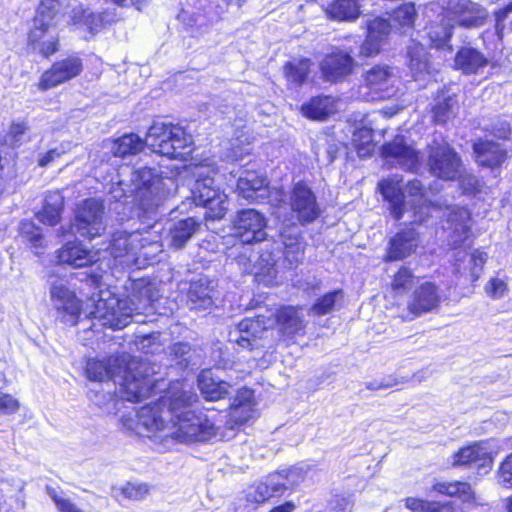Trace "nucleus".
Returning a JSON list of instances; mask_svg holds the SVG:
<instances>
[{"label": "nucleus", "instance_id": "nucleus-1", "mask_svg": "<svg viewBox=\"0 0 512 512\" xmlns=\"http://www.w3.org/2000/svg\"><path fill=\"white\" fill-rule=\"evenodd\" d=\"M145 145L160 155L184 160L191 153L192 137L178 125L154 122L145 140L134 133L125 134L110 142V151L116 157H125L139 153Z\"/></svg>", "mask_w": 512, "mask_h": 512}, {"label": "nucleus", "instance_id": "nucleus-2", "mask_svg": "<svg viewBox=\"0 0 512 512\" xmlns=\"http://www.w3.org/2000/svg\"><path fill=\"white\" fill-rule=\"evenodd\" d=\"M197 400V394L185 389L181 382L173 386L166 414L170 415L167 438L181 443L203 442L218 436L219 427L206 414L197 413L189 406ZM220 438L224 435L219 434Z\"/></svg>", "mask_w": 512, "mask_h": 512}, {"label": "nucleus", "instance_id": "nucleus-3", "mask_svg": "<svg viewBox=\"0 0 512 512\" xmlns=\"http://www.w3.org/2000/svg\"><path fill=\"white\" fill-rule=\"evenodd\" d=\"M129 179L112 183L109 194L115 200L133 196L139 208L145 213L154 212L176 191L172 178L161 177L155 169L139 167L129 171Z\"/></svg>", "mask_w": 512, "mask_h": 512}, {"label": "nucleus", "instance_id": "nucleus-4", "mask_svg": "<svg viewBox=\"0 0 512 512\" xmlns=\"http://www.w3.org/2000/svg\"><path fill=\"white\" fill-rule=\"evenodd\" d=\"M97 299L93 298L94 309L91 318L98 320L103 326L112 329H123L131 321L150 308L153 301L151 288L145 287L140 296L132 295L123 299L117 298L108 291H100Z\"/></svg>", "mask_w": 512, "mask_h": 512}, {"label": "nucleus", "instance_id": "nucleus-5", "mask_svg": "<svg viewBox=\"0 0 512 512\" xmlns=\"http://www.w3.org/2000/svg\"><path fill=\"white\" fill-rule=\"evenodd\" d=\"M471 217L466 208H453L447 214L448 244L455 251L453 258L455 260L454 266L457 273L466 271V266L463 265L468 260L469 270L472 281H476L482 268L487 260V254L480 250H475L468 254L466 248H469L471 240Z\"/></svg>", "mask_w": 512, "mask_h": 512}, {"label": "nucleus", "instance_id": "nucleus-6", "mask_svg": "<svg viewBox=\"0 0 512 512\" xmlns=\"http://www.w3.org/2000/svg\"><path fill=\"white\" fill-rule=\"evenodd\" d=\"M72 7L71 0H42L28 35V46L43 57L59 49L57 26Z\"/></svg>", "mask_w": 512, "mask_h": 512}, {"label": "nucleus", "instance_id": "nucleus-7", "mask_svg": "<svg viewBox=\"0 0 512 512\" xmlns=\"http://www.w3.org/2000/svg\"><path fill=\"white\" fill-rule=\"evenodd\" d=\"M217 169L213 162L195 165L193 175L196 178L191 189L192 197L196 205L206 208V218L222 219L228 211V197L219 186L215 184L214 174Z\"/></svg>", "mask_w": 512, "mask_h": 512}, {"label": "nucleus", "instance_id": "nucleus-8", "mask_svg": "<svg viewBox=\"0 0 512 512\" xmlns=\"http://www.w3.org/2000/svg\"><path fill=\"white\" fill-rule=\"evenodd\" d=\"M158 252H161V244L140 232L118 231L113 235L110 245L111 255L125 267H140L141 257L144 260H152Z\"/></svg>", "mask_w": 512, "mask_h": 512}, {"label": "nucleus", "instance_id": "nucleus-9", "mask_svg": "<svg viewBox=\"0 0 512 512\" xmlns=\"http://www.w3.org/2000/svg\"><path fill=\"white\" fill-rule=\"evenodd\" d=\"M429 172L442 180L460 178L462 162L457 152L441 136L434 137L426 147Z\"/></svg>", "mask_w": 512, "mask_h": 512}, {"label": "nucleus", "instance_id": "nucleus-10", "mask_svg": "<svg viewBox=\"0 0 512 512\" xmlns=\"http://www.w3.org/2000/svg\"><path fill=\"white\" fill-rule=\"evenodd\" d=\"M359 87V95L366 101L384 100L398 94L399 77L388 65H375L367 70Z\"/></svg>", "mask_w": 512, "mask_h": 512}, {"label": "nucleus", "instance_id": "nucleus-11", "mask_svg": "<svg viewBox=\"0 0 512 512\" xmlns=\"http://www.w3.org/2000/svg\"><path fill=\"white\" fill-rule=\"evenodd\" d=\"M171 392H173V387L165 396L160 398L159 402L141 407L136 413L135 426L129 425V428L135 430L138 434L167 439L165 434L168 433L169 423H166V420H170V415L166 414L167 409L165 407L169 408Z\"/></svg>", "mask_w": 512, "mask_h": 512}, {"label": "nucleus", "instance_id": "nucleus-12", "mask_svg": "<svg viewBox=\"0 0 512 512\" xmlns=\"http://www.w3.org/2000/svg\"><path fill=\"white\" fill-rule=\"evenodd\" d=\"M104 205L101 200L90 198L80 203L75 212L76 232L85 238L94 239L106 230Z\"/></svg>", "mask_w": 512, "mask_h": 512}, {"label": "nucleus", "instance_id": "nucleus-13", "mask_svg": "<svg viewBox=\"0 0 512 512\" xmlns=\"http://www.w3.org/2000/svg\"><path fill=\"white\" fill-rule=\"evenodd\" d=\"M443 12L454 26L467 29L483 26L489 15L486 8L471 0H447Z\"/></svg>", "mask_w": 512, "mask_h": 512}, {"label": "nucleus", "instance_id": "nucleus-14", "mask_svg": "<svg viewBox=\"0 0 512 512\" xmlns=\"http://www.w3.org/2000/svg\"><path fill=\"white\" fill-rule=\"evenodd\" d=\"M288 205L301 225L314 222L321 214L315 193L303 182L292 186L288 194Z\"/></svg>", "mask_w": 512, "mask_h": 512}, {"label": "nucleus", "instance_id": "nucleus-15", "mask_svg": "<svg viewBox=\"0 0 512 512\" xmlns=\"http://www.w3.org/2000/svg\"><path fill=\"white\" fill-rule=\"evenodd\" d=\"M145 371V364H140L135 369L130 365L123 371V375H117L115 384L120 386L119 393L127 401L138 402L151 394L152 380L143 375Z\"/></svg>", "mask_w": 512, "mask_h": 512}, {"label": "nucleus", "instance_id": "nucleus-16", "mask_svg": "<svg viewBox=\"0 0 512 512\" xmlns=\"http://www.w3.org/2000/svg\"><path fill=\"white\" fill-rule=\"evenodd\" d=\"M352 51L333 48L319 63L323 79L327 82L337 83L349 77L356 67V61L351 55Z\"/></svg>", "mask_w": 512, "mask_h": 512}, {"label": "nucleus", "instance_id": "nucleus-17", "mask_svg": "<svg viewBox=\"0 0 512 512\" xmlns=\"http://www.w3.org/2000/svg\"><path fill=\"white\" fill-rule=\"evenodd\" d=\"M50 299L63 322L75 325L80 315V301L62 279H56L50 286Z\"/></svg>", "mask_w": 512, "mask_h": 512}, {"label": "nucleus", "instance_id": "nucleus-18", "mask_svg": "<svg viewBox=\"0 0 512 512\" xmlns=\"http://www.w3.org/2000/svg\"><path fill=\"white\" fill-rule=\"evenodd\" d=\"M83 69L82 60L70 56L55 62L50 69L45 71L39 80L38 89L47 91L58 85L77 77Z\"/></svg>", "mask_w": 512, "mask_h": 512}, {"label": "nucleus", "instance_id": "nucleus-19", "mask_svg": "<svg viewBox=\"0 0 512 512\" xmlns=\"http://www.w3.org/2000/svg\"><path fill=\"white\" fill-rule=\"evenodd\" d=\"M236 235L243 243L260 242L266 239V219L254 209L238 212L234 221Z\"/></svg>", "mask_w": 512, "mask_h": 512}, {"label": "nucleus", "instance_id": "nucleus-20", "mask_svg": "<svg viewBox=\"0 0 512 512\" xmlns=\"http://www.w3.org/2000/svg\"><path fill=\"white\" fill-rule=\"evenodd\" d=\"M493 464L490 449L485 442H475L460 448L451 456L453 467L473 466L480 474H487Z\"/></svg>", "mask_w": 512, "mask_h": 512}, {"label": "nucleus", "instance_id": "nucleus-21", "mask_svg": "<svg viewBox=\"0 0 512 512\" xmlns=\"http://www.w3.org/2000/svg\"><path fill=\"white\" fill-rule=\"evenodd\" d=\"M383 155L390 164L406 170H416L420 165L419 153L406 144L403 136H396L392 142L385 144Z\"/></svg>", "mask_w": 512, "mask_h": 512}, {"label": "nucleus", "instance_id": "nucleus-22", "mask_svg": "<svg viewBox=\"0 0 512 512\" xmlns=\"http://www.w3.org/2000/svg\"><path fill=\"white\" fill-rule=\"evenodd\" d=\"M280 238L283 245V257L289 268H295L302 263L304 257L305 242L301 237V231L296 224L283 227L280 230Z\"/></svg>", "mask_w": 512, "mask_h": 512}, {"label": "nucleus", "instance_id": "nucleus-23", "mask_svg": "<svg viewBox=\"0 0 512 512\" xmlns=\"http://www.w3.org/2000/svg\"><path fill=\"white\" fill-rule=\"evenodd\" d=\"M419 244V236L414 229L402 230L389 241L385 261L402 260L415 253Z\"/></svg>", "mask_w": 512, "mask_h": 512}, {"label": "nucleus", "instance_id": "nucleus-24", "mask_svg": "<svg viewBox=\"0 0 512 512\" xmlns=\"http://www.w3.org/2000/svg\"><path fill=\"white\" fill-rule=\"evenodd\" d=\"M215 287L214 282L206 277L191 282L188 290L190 308L199 311L210 309L218 296Z\"/></svg>", "mask_w": 512, "mask_h": 512}, {"label": "nucleus", "instance_id": "nucleus-25", "mask_svg": "<svg viewBox=\"0 0 512 512\" xmlns=\"http://www.w3.org/2000/svg\"><path fill=\"white\" fill-rule=\"evenodd\" d=\"M402 182V179L394 176L379 183L381 194L389 202V209L395 220H400L407 214L408 204L404 201Z\"/></svg>", "mask_w": 512, "mask_h": 512}, {"label": "nucleus", "instance_id": "nucleus-26", "mask_svg": "<svg viewBox=\"0 0 512 512\" xmlns=\"http://www.w3.org/2000/svg\"><path fill=\"white\" fill-rule=\"evenodd\" d=\"M439 304L440 296L437 287L426 282L415 289L408 303V309L414 316H419L433 311Z\"/></svg>", "mask_w": 512, "mask_h": 512}, {"label": "nucleus", "instance_id": "nucleus-27", "mask_svg": "<svg viewBox=\"0 0 512 512\" xmlns=\"http://www.w3.org/2000/svg\"><path fill=\"white\" fill-rule=\"evenodd\" d=\"M407 193L413 199L410 208H407V222L411 224H420L430 215V206L424 197L423 184L417 179L409 181L406 185Z\"/></svg>", "mask_w": 512, "mask_h": 512}, {"label": "nucleus", "instance_id": "nucleus-28", "mask_svg": "<svg viewBox=\"0 0 512 512\" xmlns=\"http://www.w3.org/2000/svg\"><path fill=\"white\" fill-rule=\"evenodd\" d=\"M268 182L254 171H244L237 182V192L242 198L259 202L267 196Z\"/></svg>", "mask_w": 512, "mask_h": 512}, {"label": "nucleus", "instance_id": "nucleus-29", "mask_svg": "<svg viewBox=\"0 0 512 512\" xmlns=\"http://www.w3.org/2000/svg\"><path fill=\"white\" fill-rule=\"evenodd\" d=\"M249 265L245 270L255 275L258 282L265 285H270L276 278L275 259L270 252H263L261 254L254 253L250 255Z\"/></svg>", "mask_w": 512, "mask_h": 512}, {"label": "nucleus", "instance_id": "nucleus-30", "mask_svg": "<svg viewBox=\"0 0 512 512\" xmlns=\"http://www.w3.org/2000/svg\"><path fill=\"white\" fill-rule=\"evenodd\" d=\"M476 161L481 166L490 168L501 165L507 156V152L499 143L492 140H478L473 145Z\"/></svg>", "mask_w": 512, "mask_h": 512}, {"label": "nucleus", "instance_id": "nucleus-31", "mask_svg": "<svg viewBox=\"0 0 512 512\" xmlns=\"http://www.w3.org/2000/svg\"><path fill=\"white\" fill-rule=\"evenodd\" d=\"M67 24H83L90 32H96L105 24L116 20L115 12L94 13L84 10L81 6H73Z\"/></svg>", "mask_w": 512, "mask_h": 512}, {"label": "nucleus", "instance_id": "nucleus-32", "mask_svg": "<svg viewBox=\"0 0 512 512\" xmlns=\"http://www.w3.org/2000/svg\"><path fill=\"white\" fill-rule=\"evenodd\" d=\"M201 225L202 220L195 217H188L172 223L168 236L170 246L175 249L183 248L199 231Z\"/></svg>", "mask_w": 512, "mask_h": 512}, {"label": "nucleus", "instance_id": "nucleus-33", "mask_svg": "<svg viewBox=\"0 0 512 512\" xmlns=\"http://www.w3.org/2000/svg\"><path fill=\"white\" fill-rule=\"evenodd\" d=\"M276 324L279 333L287 338L298 335L305 328V322L297 308L285 306L276 313Z\"/></svg>", "mask_w": 512, "mask_h": 512}, {"label": "nucleus", "instance_id": "nucleus-34", "mask_svg": "<svg viewBox=\"0 0 512 512\" xmlns=\"http://www.w3.org/2000/svg\"><path fill=\"white\" fill-rule=\"evenodd\" d=\"M264 322L260 316L256 319L247 318L238 324V330L230 334L231 341H235L243 348L253 349L257 338L265 330Z\"/></svg>", "mask_w": 512, "mask_h": 512}, {"label": "nucleus", "instance_id": "nucleus-35", "mask_svg": "<svg viewBox=\"0 0 512 512\" xmlns=\"http://www.w3.org/2000/svg\"><path fill=\"white\" fill-rule=\"evenodd\" d=\"M96 255L81 243L69 242L59 250L57 257L60 263L79 268L95 262Z\"/></svg>", "mask_w": 512, "mask_h": 512}, {"label": "nucleus", "instance_id": "nucleus-36", "mask_svg": "<svg viewBox=\"0 0 512 512\" xmlns=\"http://www.w3.org/2000/svg\"><path fill=\"white\" fill-rule=\"evenodd\" d=\"M307 466H293L289 469L272 473V485L282 495L286 490H293L306 479Z\"/></svg>", "mask_w": 512, "mask_h": 512}, {"label": "nucleus", "instance_id": "nucleus-37", "mask_svg": "<svg viewBox=\"0 0 512 512\" xmlns=\"http://www.w3.org/2000/svg\"><path fill=\"white\" fill-rule=\"evenodd\" d=\"M432 490L448 497H457L463 503L478 505V499L471 485L461 481H441L432 486Z\"/></svg>", "mask_w": 512, "mask_h": 512}, {"label": "nucleus", "instance_id": "nucleus-38", "mask_svg": "<svg viewBox=\"0 0 512 512\" xmlns=\"http://www.w3.org/2000/svg\"><path fill=\"white\" fill-rule=\"evenodd\" d=\"M301 111L309 119L324 120L337 112V102L331 96H316L303 104Z\"/></svg>", "mask_w": 512, "mask_h": 512}, {"label": "nucleus", "instance_id": "nucleus-39", "mask_svg": "<svg viewBox=\"0 0 512 512\" xmlns=\"http://www.w3.org/2000/svg\"><path fill=\"white\" fill-rule=\"evenodd\" d=\"M455 67L465 74H475L487 66L488 59L477 49L462 47L455 56Z\"/></svg>", "mask_w": 512, "mask_h": 512}, {"label": "nucleus", "instance_id": "nucleus-40", "mask_svg": "<svg viewBox=\"0 0 512 512\" xmlns=\"http://www.w3.org/2000/svg\"><path fill=\"white\" fill-rule=\"evenodd\" d=\"M325 12L330 19L339 22H354L361 14L357 0H333Z\"/></svg>", "mask_w": 512, "mask_h": 512}, {"label": "nucleus", "instance_id": "nucleus-41", "mask_svg": "<svg viewBox=\"0 0 512 512\" xmlns=\"http://www.w3.org/2000/svg\"><path fill=\"white\" fill-rule=\"evenodd\" d=\"M198 388L206 400L216 401L228 394L230 385L216 380L210 370H203L198 376Z\"/></svg>", "mask_w": 512, "mask_h": 512}, {"label": "nucleus", "instance_id": "nucleus-42", "mask_svg": "<svg viewBox=\"0 0 512 512\" xmlns=\"http://www.w3.org/2000/svg\"><path fill=\"white\" fill-rule=\"evenodd\" d=\"M118 360L108 358L104 360H89L86 365V375L89 380L95 382H105L113 380L116 383V369H120Z\"/></svg>", "mask_w": 512, "mask_h": 512}, {"label": "nucleus", "instance_id": "nucleus-43", "mask_svg": "<svg viewBox=\"0 0 512 512\" xmlns=\"http://www.w3.org/2000/svg\"><path fill=\"white\" fill-rule=\"evenodd\" d=\"M64 198L59 192H50L45 197L43 209L36 214L37 219L49 226H55L61 218Z\"/></svg>", "mask_w": 512, "mask_h": 512}, {"label": "nucleus", "instance_id": "nucleus-44", "mask_svg": "<svg viewBox=\"0 0 512 512\" xmlns=\"http://www.w3.org/2000/svg\"><path fill=\"white\" fill-rule=\"evenodd\" d=\"M458 100L453 94L442 92L432 107L433 120L437 124H445L453 119L458 112Z\"/></svg>", "mask_w": 512, "mask_h": 512}, {"label": "nucleus", "instance_id": "nucleus-45", "mask_svg": "<svg viewBox=\"0 0 512 512\" xmlns=\"http://www.w3.org/2000/svg\"><path fill=\"white\" fill-rule=\"evenodd\" d=\"M454 27V24L446 19V15L443 12L439 21L432 22L426 28V35L430 44L436 48L448 46Z\"/></svg>", "mask_w": 512, "mask_h": 512}, {"label": "nucleus", "instance_id": "nucleus-46", "mask_svg": "<svg viewBox=\"0 0 512 512\" xmlns=\"http://www.w3.org/2000/svg\"><path fill=\"white\" fill-rule=\"evenodd\" d=\"M409 67L415 80L420 79L425 74H430V64L428 54L424 45L413 40L412 45L408 47Z\"/></svg>", "mask_w": 512, "mask_h": 512}, {"label": "nucleus", "instance_id": "nucleus-47", "mask_svg": "<svg viewBox=\"0 0 512 512\" xmlns=\"http://www.w3.org/2000/svg\"><path fill=\"white\" fill-rule=\"evenodd\" d=\"M312 62L308 58L294 59L285 64L284 76L290 86L299 87L307 79Z\"/></svg>", "mask_w": 512, "mask_h": 512}, {"label": "nucleus", "instance_id": "nucleus-48", "mask_svg": "<svg viewBox=\"0 0 512 512\" xmlns=\"http://www.w3.org/2000/svg\"><path fill=\"white\" fill-rule=\"evenodd\" d=\"M280 495L272 485V475H268L265 481L255 483L248 487L245 493L247 503L255 507L269 500L271 497Z\"/></svg>", "mask_w": 512, "mask_h": 512}, {"label": "nucleus", "instance_id": "nucleus-49", "mask_svg": "<svg viewBox=\"0 0 512 512\" xmlns=\"http://www.w3.org/2000/svg\"><path fill=\"white\" fill-rule=\"evenodd\" d=\"M29 130L30 125L27 118L13 119L6 133L0 138V142L12 148L19 147L23 143L24 135Z\"/></svg>", "mask_w": 512, "mask_h": 512}, {"label": "nucleus", "instance_id": "nucleus-50", "mask_svg": "<svg viewBox=\"0 0 512 512\" xmlns=\"http://www.w3.org/2000/svg\"><path fill=\"white\" fill-rule=\"evenodd\" d=\"M352 143L359 157L371 155L375 148L372 128L367 126L356 128L353 132Z\"/></svg>", "mask_w": 512, "mask_h": 512}, {"label": "nucleus", "instance_id": "nucleus-51", "mask_svg": "<svg viewBox=\"0 0 512 512\" xmlns=\"http://www.w3.org/2000/svg\"><path fill=\"white\" fill-rule=\"evenodd\" d=\"M417 12L414 4L405 3L393 12V22L401 29L411 28L416 19Z\"/></svg>", "mask_w": 512, "mask_h": 512}, {"label": "nucleus", "instance_id": "nucleus-52", "mask_svg": "<svg viewBox=\"0 0 512 512\" xmlns=\"http://www.w3.org/2000/svg\"><path fill=\"white\" fill-rule=\"evenodd\" d=\"M343 297L342 290H335L327 293L317 300V302L311 307L310 312L315 315H325L330 313L335 304Z\"/></svg>", "mask_w": 512, "mask_h": 512}, {"label": "nucleus", "instance_id": "nucleus-53", "mask_svg": "<svg viewBox=\"0 0 512 512\" xmlns=\"http://www.w3.org/2000/svg\"><path fill=\"white\" fill-rule=\"evenodd\" d=\"M250 144V135H248V133H245L244 131H241V134L232 140L231 152L227 154L226 157L232 161L241 160L244 156L250 154Z\"/></svg>", "mask_w": 512, "mask_h": 512}, {"label": "nucleus", "instance_id": "nucleus-54", "mask_svg": "<svg viewBox=\"0 0 512 512\" xmlns=\"http://www.w3.org/2000/svg\"><path fill=\"white\" fill-rule=\"evenodd\" d=\"M19 232L22 238L28 241L33 248L43 246V235L41 229L29 220H23L19 225Z\"/></svg>", "mask_w": 512, "mask_h": 512}, {"label": "nucleus", "instance_id": "nucleus-55", "mask_svg": "<svg viewBox=\"0 0 512 512\" xmlns=\"http://www.w3.org/2000/svg\"><path fill=\"white\" fill-rule=\"evenodd\" d=\"M121 495L129 500H142L144 499L150 491V488L145 483H132L128 482L119 488Z\"/></svg>", "mask_w": 512, "mask_h": 512}, {"label": "nucleus", "instance_id": "nucleus-56", "mask_svg": "<svg viewBox=\"0 0 512 512\" xmlns=\"http://www.w3.org/2000/svg\"><path fill=\"white\" fill-rule=\"evenodd\" d=\"M70 150L71 143L63 142L45 153H40L38 155L37 163L40 167H47L48 165L55 162L58 158H60L62 155L66 154Z\"/></svg>", "mask_w": 512, "mask_h": 512}, {"label": "nucleus", "instance_id": "nucleus-57", "mask_svg": "<svg viewBox=\"0 0 512 512\" xmlns=\"http://www.w3.org/2000/svg\"><path fill=\"white\" fill-rule=\"evenodd\" d=\"M255 415L254 406H231L229 422H234L235 425H242L252 419Z\"/></svg>", "mask_w": 512, "mask_h": 512}, {"label": "nucleus", "instance_id": "nucleus-58", "mask_svg": "<svg viewBox=\"0 0 512 512\" xmlns=\"http://www.w3.org/2000/svg\"><path fill=\"white\" fill-rule=\"evenodd\" d=\"M413 278V274L408 268H400L392 283L393 290L399 293L405 292L411 288Z\"/></svg>", "mask_w": 512, "mask_h": 512}, {"label": "nucleus", "instance_id": "nucleus-59", "mask_svg": "<svg viewBox=\"0 0 512 512\" xmlns=\"http://www.w3.org/2000/svg\"><path fill=\"white\" fill-rule=\"evenodd\" d=\"M391 30V24L383 18L376 17L367 23V32L383 41Z\"/></svg>", "mask_w": 512, "mask_h": 512}, {"label": "nucleus", "instance_id": "nucleus-60", "mask_svg": "<svg viewBox=\"0 0 512 512\" xmlns=\"http://www.w3.org/2000/svg\"><path fill=\"white\" fill-rule=\"evenodd\" d=\"M382 41L367 32V37L361 45L360 55L371 57L379 53Z\"/></svg>", "mask_w": 512, "mask_h": 512}, {"label": "nucleus", "instance_id": "nucleus-61", "mask_svg": "<svg viewBox=\"0 0 512 512\" xmlns=\"http://www.w3.org/2000/svg\"><path fill=\"white\" fill-rule=\"evenodd\" d=\"M499 483L506 487H512V453L501 463L498 471Z\"/></svg>", "mask_w": 512, "mask_h": 512}, {"label": "nucleus", "instance_id": "nucleus-62", "mask_svg": "<svg viewBox=\"0 0 512 512\" xmlns=\"http://www.w3.org/2000/svg\"><path fill=\"white\" fill-rule=\"evenodd\" d=\"M430 512H465L462 504L455 501H432Z\"/></svg>", "mask_w": 512, "mask_h": 512}, {"label": "nucleus", "instance_id": "nucleus-63", "mask_svg": "<svg viewBox=\"0 0 512 512\" xmlns=\"http://www.w3.org/2000/svg\"><path fill=\"white\" fill-rule=\"evenodd\" d=\"M432 501L408 497L405 499V507L412 512H430Z\"/></svg>", "mask_w": 512, "mask_h": 512}, {"label": "nucleus", "instance_id": "nucleus-64", "mask_svg": "<svg viewBox=\"0 0 512 512\" xmlns=\"http://www.w3.org/2000/svg\"><path fill=\"white\" fill-rule=\"evenodd\" d=\"M486 293L492 298H501L506 291V284L499 278H492L485 287Z\"/></svg>", "mask_w": 512, "mask_h": 512}]
</instances>
